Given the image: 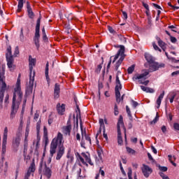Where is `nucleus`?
<instances>
[{
    "instance_id": "nucleus-61",
    "label": "nucleus",
    "mask_w": 179,
    "mask_h": 179,
    "mask_svg": "<svg viewBox=\"0 0 179 179\" xmlns=\"http://www.w3.org/2000/svg\"><path fill=\"white\" fill-rule=\"evenodd\" d=\"M173 128L175 131H179V124L178 123H174L173 124Z\"/></svg>"
},
{
    "instance_id": "nucleus-36",
    "label": "nucleus",
    "mask_w": 179,
    "mask_h": 179,
    "mask_svg": "<svg viewBox=\"0 0 179 179\" xmlns=\"http://www.w3.org/2000/svg\"><path fill=\"white\" fill-rule=\"evenodd\" d=\"M127 152H129L130 155H135L136 153V151L135 150L129 148V147H126Z\"/></svg>"
},
{
    "instance_id": "nucleus-37",
    "label": "nucleus",
    "mask_w": 179,
    "mask_h": 179,
    "mask_svg": "<svg viewBox=\"0 0 179 179\" xmlns=\"http://www.w3.org/2000/svg\"><path fill=\"white\" fill-rule=\"evenodd\" d=\"M118 38L122 41V43H126L127 41V38H125L124 36L122 34H117Z\"/></svg>"
},
{
    "instance_id": "nucleus-45",
    "label": "nucleus",
    "mask_w": 179,
    "mask_h": 179,
    "mask_svg": "<svg viewBox=\"0 0 179 179\" xmlns=\"http://www.w3.org/2000/svg\"><path fill=\"white\" fill-rule=\"evenodd\" d=\"M85 141H87L89 143V145H92V138H90V135H87L85 136Z\"/></svg>"
},
{
    "instance_id": "nucleus-7",
    "label": "nucleus",
    "mask_w": 179,
    "mask_h": 179,
    "mask_svg": "<svg viewBox=\"0 0 179 179\" xmlns=\"http://www.w3.org/2000/svg\"><path fill=\"white\" fill-rule=\"evenodd\" d=\"M22 136V132L20 131H17L15 137L13 140V150L15 153L19 150V146L20 145V137Z\"/></svg>"
},
{
    "instance_id": "nucleus-5",
    "label": "nucleus",
    "mask_w": 179,
    "mask_h": 179,
    "mask_svg": "<svg viewBox=\"0 0 179 179\" xmlns=\"http://www.w3.org/2000/svg\"><path fill=\"white\" fill-rule=\"evenodd\" d=\"M40 23H41V15L36 20L35 35L34 37V41L37 50L40 48Z\"/></svg>"
},
{
    "instance_id": "nucleus-49",
    "label": "nucleus",
    "mask_w": 179,
    "mask_h": 179,
    "mask_svg": "<svg viewBox=\"0 0 179 179\" xmlns=\"http://www.w3.org/2000/svg\"><path fill=\"white\" fill-rule=\"evenodd\" d=\"M119 112H118V106H117V104H115V107H114V115H118Z\"/></svg>"
},
{
    "instance_id": "nucleus-55",
    "label": "nucleus",
    "mask_w": 179,
    "mask_h": 179,
    "mask_svg": "<svg viewBox=\"0 0 179 179\" xmlns=\"http://www.w3.org/2000/svg\"><path fill=\"white\" fill-rule=\"evenodd\" d=\"M4 103L6 104H9V94H7L5 96Z\"/></svg>"
},
{
    "instance_id": "nucleus-25",
    "label": "nucleus",
    "mask_w": 179,
    "mask_h": 179,
    "mask_svg": "<svg viewBox=\"0 0 179 179\" xmlns=\"http://www.w3.org/2000/svg\"><path fill=\"white\" fill-rule=\"evenodd\" d=\"M66 157L68 159L67 162H66V167H68V166H69V164H72V163H73L74 158L71 155V152H69V151L67 152Z\"/></svg>"
},
{
    "instance_id": "nucleus-54",
    "label": "nucleus",
    "mask_w": 179,
    "mask_h": 179,
    "mask_svg": "<svg viewBox=\"0 0 179 179\" xmlns=\"http://www.w3.org/2000/svg\"><path fill=\"white\" fill-rule=\"evenodd\" d=\"M103 153V150H97V155H98V157H99V159L101 160H102L103 157H101V154Z\"/></svg>"
},
{
    "instance_id": "nucleus-58",
    "label": "nucleus",
    "mask_w": 179,
    "mask_h": 179,
    "mask_svg": "<svg viewBox=\"0 0 179 179\" xmlns=\"http://www.w3.org/2000/svg\"><path fill=\"white\" fill-rule=\"evenodd\" d=\"M82 156L85 159L86 162H87L88 160H90V157H89V156H87V155H86V153L85 152H82Z\"/></svg>"
},
{
    "instance_id": "nucleus-40",
    "label": "nucleus",
    "mask_w": 179,
    "mask_h": 179,
    "mask_svg": "<svg viewBox=\"0 0 179 179\" xmlns=\"http://www.w3.org/2000/svg\"><path fill=\"white\" fill-rule=\"evenodd\" d=\"M20 41H24V35L23 34V28H22L20 30Z\"/></svg>"
},
{
    "instance_id": "nucleus-14",
    "label": "nucleus",
    "mask_w": 179,
    "mask_h": 179,
    "mask_svg": "<svg viewBox=\"0 0 179 179\" xmlns=\"http://www.w3.org/2000/svg\"><path fill=\"white\" fill-rule=\"evenodd\" d=\"M29 76H31L32 73H33V66H36V62H37V61L36 60V59H34L33 57H31V55L29 56Z\"/></svg>"
},
{
    "instance_id": "nucleus-46",
    "label": "nucleus",
    "mask_w": 179,
    "mask_h": 179,
    "mask_svg": "<svg viewBox=\"0 0 179 179\" xmlns=\"http://www.w3.org/2000/svg\"><path fill=\"white\" fill-rule=\"evenodd\" d=\"M131 104L134 108H136L138 106H139V103L137 101H135L134 99H131Z\"/></svg>"
},
{
    "instance_id": "nucleus-15",
    "label": "nucleus",
    "mask_w": 179,
    "mask_h": 179,
    "mask_svg": "<svg viewBox=\"0 0 179 179\" xmlns=\"http://www.w3.org/2000/svg\"><path fill=\"white\" fill-rule=\"evenodd\" d=\"M27 12L29 19H34V12H33V8H31V5H30V1H27Z\"/></svg>"
},
{
    "instance_id": "nucleus-56",
    "label": "nucleus",
    "mask_w": 179,
    "mask_h": 179,
    "mask_svg": "<svg viewBox=\"0 0 179 179\" xmlns=\"http://www.w3.org/2000/svg\"><path fill=\"white\" fill-rule=\"evenodd\" d=\"M168 6H170L171 8H172V9H173V10H176V9H179V7L173 6L171 2L168 3Z\"/></svg>"
},
{
    "instance_id": "nucleus-12",
    "label": "nucleus",
    "mask_w": 179,
    "mask_h": 179,
    "mask_svg": "<svg viewBox=\"0 0 179 179\" xmlns=\"http://www.w3.org/2000/svg\"><path fill=\"white\" fill-rule=\"evenodd\" d=\"M8 141V127L4 128L3 135V143H2V152L5 153L6 152V142Z\"/></svg>"
},
{
    "instance_id": "nucleus-59",
    "label": "nucleus",
    "mask_w": 179,
    "mask_h": 179,
    "mask_svg": "<svg viewBox=\"0 0 179 179\" xmlns=\"http://www.w3.org/2000/svg\"><path fill=\"white\" fill-rule=\"evenodd\" d=\"M108 31L110 33H111L112 34H114V33H115V30H114V29H113V27L108 26Z\"/></svg>"
},
{
    "instance_id": "nucleus-24",
    "label": "nucleus",
    "mask_w": 179,
    "mask_h": 179,
    "mask_svg": "<svg viewBox=\"0 0 179 179\" xmlns=\"http://www.w3.org/2000/svg\"><path fill=\"white\" fill-rule=\"evenodd\" d=\"M1 82H5V67L0 66V85Z\"/></svg>"
},
{
    "instance_id": "nucleus-13",
    "label": "nucleus",
    "mask_w": 179,
    "mask_h": 179,
    "mask_svg": "<svg viewBox=\"0 0 179 179\" xmlns=\"http://www.w3.org/2000/svg\"><path fill=\"white\" fill-rule=\"evenodd\" d=\"M142 173L144 177L148 178H149V176L153 173V170H152V168L149 167V166L143 164L142 168Z\"/></svg>"
},
{
    "instance_id": "nucleus-30",
    "label": "nucleus",
    "mask_w": 179,
    "mask_h": 179,
    "mask_svg": "<svg viewBox=\"0 0 179 179\" xmlns=\"http://www.w3.org/2000/svg\"><path fill=\"white\" fill-rule=\"evenodd\" d=\"M80 125L81 136L83 138H84L85 136H87V133H86V129H85L83 130V125L82 124V120H80Z\"/></svg>"
},
{
    "instance_id": "nucleus-19",
    "label": "nucleus",
    "mask_w": 179,
    "mask_h": 179,
    "mask_svg": "<svg viewBox=\"0 0 179 179\" xmlns=\"http://www.w3.org/2000/svg\"><path fill=\"white\" fill-rule=\"evenodd\" d=\"M66 134L71 135V131L72 130V125L71 124V119L67 121V125L64 128Z\"/></svg>"
},
{
    "instance_id": "nucleus-6",
    "label": "nucleus",
    "mask_w": 179,
    "mask_h": 179,
    "mask_svg": "<svg viewBox=\"0 0 179 179\" xmlns=\"http://www.w3.org/2000/svg\"><path fill=\"white\" fill-rule=\"evenodd\" d=\"M123 127L124 131H127V129H125V127L124 126V117L122 115H120L119 120L117 124V143L118 145H122L123 141H122V136H121V126Z\"/></svg>"
},
{
    "instance_id": "nucleus-28",
    "label": "nucleus",
    "mask_w": 179,
    "mask_h": 179,
    "mask_svg": "<svg viewBox=\"0 0 179 179\" xmlns=\"http://www.w3.org/2000/svg\"><path fill=\"white\" fill-rule=\"evenodd\" d=\"M34 171H36V164L34 163V159H33V162L29 167V169L27 173H29V174L31 175V173H34Z\"/></svg>"
},
{
    "instance_id": "nucleus-20",
    "label": "nucleus",
    "mask_w": 179,
    "mask_h": 179,
    "mask_svg": "<svg viewBox=\"0 0 179 179\" xmlns=\"http://www.w3.org/2000/svg\"><path fill=\"white\" fill-rule=\"evenodd\" d=\"M43 139L45 140V146H47L48 145V131L45 126L43 127Z\"/></svg>"
},
{
    "instance_id": "nucleus-33",
    "label": "nucleus",
    "mask_w": 179,
    "mask_h": 179,
    "mask_svg": "<svg viewBox=\"0 0 179 179\" xmlns=\"http://www.w3.org/2000/svg\"><path fill=\"white\" fill-rule=\"evenodd\" d=\"M126 111L128 115V117H129V120L132 121V114L131 113V109L129 108V106H126Z\"/></svg>"
},
{
    "instance_id": "nucleus-43",
    "label": "nucleus",
    "mask_w": 179,
    "mask_h": 179,
    "mask_svg": "<svg viewBox=\"0 0 179 179\" xmlns=\"http://www.w3.org/2000/svg\"><path fill=\"white\" fill-rule=\"evenodd\" d=\"M127 175H128L129 179H132V169L131 168L128 169Z\"/></svg>"
},
{
    "instance_id": "nucleus-4",
    "label": "nucleus",
    "mask_w": 179,
    "mask_h": 179,
    "mask_svg": "<svg viewBox=\"0 0 179 179\" xmlns=\"http://www.w3.org/2000/svg\"><path fill=\"white\" fill-rule=\"evenodd\" d=\"M148 75H149V71H145L141 74L136 73L133 76L132 80H134V82L138 80L139 85H144V86H148L150 82L149 80H146V77Z\"/></svg>"
},
{
    "instance_id": "nucleus-57",
    "label": "nucleus",
    "mask_w": 179,
    "mask_h": 179,
    "mask_svg": "<svg viewBox=\"0 0 179 179\" xmlns=\"http://www.w3.org/2000/svg\"><path fill=\"white\" fill-rule=\"evenodd\" d=\"M159 169L161 171H167L168 168H167V166H159Z\"/></svg>"
},
{
    "instance_id": "nucleus-22",
    "label": "nucleus",
    "mask_w": 179,
    "mask_h": 179,
    "mask_svg": "<svg viewBox=\"0 0 179 179\" xmlns=\"http://www.w3.org/2000/svg\"><path fill=\"white\" fill-rule=\"evenodd\" d=\"M145 58L147 61V62H148V64H153V62H155V58L153 57V56H152V55L149 54V53H145Z\"/></svg>"
},
{
    "instance_id": "nucleus-38",
    "label": "nucleus",
    "mask_w": 179,
    "mask_h": 179,
    "mask_svg": "<svg viewBox=\"0 0 179 179\" xmlns=\"http://www.w3.org/2000/svg\"><path fill=\"white\" fill-rule=\"evenodd\" d=\"M41 125V121H39V122H38L36 123V132H37V135H38L40 134Z\"/></svg>"
},
{
    "instance_id": "nucleus-2",
    "label": "nucleus",
    "mask_w": 179,
    "mask_h": 179,
    "mask_svg": "<svg viewBox=\"0 0 179 179\" xmlns=\"http://www.w3.org/2000/svg\"><path fill=\"white\" fill-rule=\"evenodd\" d=\"M62 139H64V136L62 135V134H61V132H59L57 137L52 139L50 144V152L51 157L54 156V154L57 150V148H58L56 160H61V158L64 156L65 153V147H64V145H62Z\"/></svg>"
},
{
    "instance_id": "nucleus-60",
    "label": "nucleus",
    "mask_w": 179,
    "mask_h": 179,
    "mask_svg": "<svg viewBox=\"0 0 179 179\" xmlns=\"http://www.w3.org/2000/svg\"><path fill=\"white\" fill-rule=\"evenodd\" d=\"M152 6H154V8H156V9H160L161 10H163V8H162V7L160 6H159L158 4L152 3Z\"/></svg>"
},
{
    "instance_id": "nucleus-42",
    "label": "nucleus",
    "mask_w": 179,
    "mask_h": 179,
    "mask_svg": "<svg viewBox=\"0 0 179 179\" xmlns=\"http://www.w3.org/2000/svg\"><path fill=\"white\" fill-rule=\"evenodd\" d=\"M158 45L159 47H161V48H162V50L164 48V47H166V43L163 42L162 40L158 42Z\"/></svg>"
},
{
    "instance_id": "nucleus-51",
    "label": "nucleus",
    "mask_w": 179,
    "mask_h": 179,
    "mask_svg": "<svg viewBox=\"0 0 179 179\" xmlns=\"http://www.w3.org/2000/svg\"><path fill=\"white\" fill-rule=\"evenodd\" d=\"M122 13L123 19H124V20H127V19H128V13H127V12L124 10H122Z\"/></svg>"
},
{
    "instance_id": "nucleus-16",
    "label": "nucleus",
    "mask_w": 179,
    "mask_h": 179,
    "mask_svg": "<svg viewBox=\"0 0 179 179\" xmlns=\"http://www.w3.org/2000/svg\"><path fill=\"white\" fill-rule=\"evenodd\" d=\"M61 92V88L59 87V85L58 83H56L55 85V89H54V99H59V93Z\"/></svg>"
},
{
    "instance_id": "nucleus-21",
    "label": "nucleus",
    "mask_w": 179,
    "mask_h": 179,
    "mask_svg": "<svg viewBox=\"0 0 179 179\" xmlns=\"http://www.w3.org/2000/svg\"><path fill=\"white\" fill-rule=\"evenodd\" d=\"M116 85L115 87V90H122V85H121V81L120 80V77H118V75L116 76V81H115Z\"/></svg>"
},
{
    "instance_id": "nucleus-18",
    "label": "nucleus",
    "mask_w": 179,
    "mask_h": 179,
    "mask_svg": "<svg viewBox=\"0 0 179 179\" xmlns=\"http://www.w3.org/2000/svg\"><path fill=\"white\" fill-rule=\"evenodd\" d=\"M57 110L59 115H64V113H65V104L62 103L61 106L60 103H58L57 106Z\"/></svg>"
},
{
    "instance_id": "nucleus-9",
    "label": "nucleus",
    "mask_w": 179,
    "mask_h": 179,
    "mask_svg": "<svg viewBox=\"0 0 179 179\" xmlns=\"http://www.w3.org/2000/svg\"><path fill=\"white\" fill-rule=\"evenodd\" d=\"M36 76V71H33V75L29 76V86L26 89L25 96H28L29 95L33 93V87L34 86V77Z\"/></svg>"
},
{
    "instance_id": "nucleus-44",
    "label": "nucleus",
    "mask_w": 179,
    "mask_h": 179,
    "mask_svg": "<svg viewBox=\"0 0 179 179\" xmlns=\"http://www.w3.org/2000/svg\"><path fill=\"white\" fill-rule=\"evenodd\" d=\"M168 29H171V31H174L175 33H177V31H176L177 27H176L174 25L169 26Z\"/></svg>"
},
{
    "instance_id": "nucleus-17",
    "label": "nucleus",
    "mask_w": 179,
    "mask_h": 179,
    "mask_svg": "<svg viewBox=\"0 0 179 179\" xmlns=\"http://www.w3.org/2000/svg\"><path fill=\"white\" fill-rule=\"evenodd\" d=\"M99 124H101V128H103V136L106 141H108V136L106 134V126L104 125V120L99 119Z\"/></svg>"
},
{
    "instance_id": "nucleus-63",
    "label": "nucleus",
    "mask_w": 179,
    "mask_h": 179,
    "mask_svg": "<svg viewBox=\"0 0 179 179\" xmlns=\"http://www.w3.org/2000/svg\"><path fill=\"white\" fill-rule=\"evenodd\" d=\"M38 117H40V115L38 114V113H35L34 115V121H37V120H38Z\"/></svg>"
},
{
    "instance_id": "nucleus-52",
    "label": "nucleus",
    "mask_w": 179,
    "mask_h": 179,
    "mask_svg": "<svg viewBox=\"0 0 179 179\" xmlns=\"http://www.w3.org/2000/svg\"><path fill=\"white\" fill-rule=\"evenodd\" d=\"M26 103H27V95H24V99L22 103L23 108H26Z\"/></svg>"
},
{
    "instance_id": "nucleus-64",
    "label": "nucleus",
    "mask_w": 179,
    "mask_h": 179,
    "mask_svg": "<svg viewBox=\"0 0 179 179\" xmlns=\"http://www.w3.org/2000/svg\"><path fill=\"white\" fill-rule=\"evenodd\" d=\"M179 75V70L178 71H173L172 73H171V76H177Z\"/></svg>"
},
{
    "instance_id": "nucleus-26",
    "label": "nucleus",
    "mask_w": 179,
    "mask_h": 179,
    "mask_svg": "<svg viewBox=\"0 0 179 179\" xmlns=\"http://www.w3.org/2000/svg\"><path fill=\"white\" fill-rule=\"evenodd\" d=\"M163 97H164V91L162 92V94L159 96L157 99L156 103L157 105V108H160V106L162 104V100H163Z\"/></svg>"
},
{
    "instance_id": "nucleus-32",
    "label": "nucleus",
    "mask_w": 179,
    "mask_h": 179,
    "mask_svg": "<svg viewBox=\"0 0 179 179\" xmlns=\"http://www.w3.org/2000/svg\"><path fill=\"white\" fill-rule=\"evenodd\" d=\"M134 71H135V64H132L131 66H129L127 69V73H129V75H131V73H133Z\"/></svg>"
},
{
    "instance_id": "nucleus-10",
    "label": "nucleus",
    "mask_w": 179,
    "mask_h": 179,
    "mask_svg": "<svg viewBox=\"0 0 179 179\" xmlns=\"http://www.w3.org/2000/svg\"><path fill=\"white\" fill-rule=\"evenodd\" d=\"M1 83V87L0 90V108H3V106L2 104L3 103V97L5 96V92L6 90V83H5V81H3Z\"/></svg>"
},
{
    "instance_id": "nucleus-48",
    "label": "nucleus",
    "mask_w": 179,
    "mask_h": 179,
    "mask_svg": "<svg viewBox=\"0 0 179 179\" xmlns=\"http://www.w3.org/2000/svg\"><path fill=\"white\" fill-rule=\"evenodd\" d=\"M102 68H103V66H101V64H99L97 66L96 69L95 70V72H96V73H100Z\"/></svg>"
},
{
    "instance_id": "nucleus-11",
    "label": "nucleus",
    "mask_w": 179,
    "mask_h": 179,
    "mask_svg": "<svg viewBox=\"0 0 179 179\" xmlns=\"http://www.w3.org/2000/svg\"><path fill=\"white\" fill-rule=\"evenodd\" d=\"M165 64L164 63H160L154 62L152 64H150V72H155L158 71L159 68H164Z\"/></svg>"
},
{
    "instance_id": "nucleus-39",
    "label": "nucleus",
    "mask_w": 179,
    "mask_h": 179,
    "mask_svg": "<svg viewBox=\"0 0 179 179\" xmlns=\"http://www.w3.org/2000/svg\"><path fill=\"white\" fill-rule=\"evenodd\" d=\"M152 47L155 51H159V52H162V49H160L155 43H152Z\"/></svg>"
},
{
    "instance_id": "nucleus-29",
    "label": "nucleus",
    "mask_w": 179,
    "mask_h": 179,
    "mask_svg": "<svg viewBox=\"0 0 179 179\" xmlns=\"http://www.w3.org/2000/svg\"><path fill=\"white\" fill-rule=\"evenodd\" d=\"M49 64L47 62L46 66H45V75L46 78V80L48 82V84L50 85V76L48 75V71H49Z\"/></svg>"
},
{
    "instance_id": "nucleus-62",
    "label": "nucleus",
    "mask_w": 179,
    "mask_h": 179,
    "mask_svg": "<svg viewBox=\"0 0 179 179\" xmlns=\"http://www.w3.org/2000/svg\"><path fill=\"white\" fill-rule=\"evenodd\" d=\"M48 125H51V124L54 122V119H52V117L50 116L48 118Z\"/></svg>"
},
{
    "instance_id": "nucleus-8",
    "label": "nucleus",
    "mask_w": 179,
    "mask_h": 179,
    "mask_svg": "<svg viewBox=\"0 0 179 179\" xmlns=\"http://www.w3.org/2000/svg\"><path fill=\"white\" fill-rule=\"evenodd\" d=\"M6 58L8 68H13V55H12V48L8 46L6 50Z\"/></svg>"
},
{
    "instance_id": "nucleus-3",
    "label": "nucleus",
    "mask_w": 179,
    "mask_h": 179,
    "mask_svg": "<svg viewBox=\"0 0 179 179\" xmlns=\"http://www.w3.org/2000/svg\"><path fill=\"white\" fill-rule=\"evenodd\" d=\"M115 48H120V50L117 51V53L115 55L112 62L113 64H114V62H115V61H117L118 58H120H120L115 64V70L118 71V68L121 66V64H122V62L124 61V59H125V46L120 45L118 46L115 45Z\"/></svg>"
},
{
    "instance_id": "nucleus-41",
    "label": "nucleus",
    "mask_w": 179,
    "mask_h": 179,
    "mask_svg": "<svg viewBox=\"0 0 179 179\" xmlns=\"http://www.w3.org/2000/svg\"><path fill=\"white\" fill-rule=\"evenodd\" d=\"M80 146L81 148H83V149H86V143L85 142V138H81Z\"/></svg>"
},
{
    "instance_id": "nucleus-47",
    "label": "nucleus",
    "mask_w": 179,
    "mask_h": 179,
    "mask_svg": "<svg viewBox=\"0 0 179 179\" xmlns=\"http://www.w3.org/2000/svg\"><path fill=\"white\" fill-rule=\"evenodd\" d=\"M26 150H27V149L24 148V160H30V155H26Z\"/></svg>"
},
{
    "instance_id": "nucleus-27",
    "label": "nucleus",
    "mask_w": 179,
    "mask_h": 179,
    "mask_svg": "<svg viewBox=\"0 0 179 179\" xmlns=\"http://www.w3.org/2000/svg\"><path fill=\"white\" fill-rule=\"evenodd\" d=\"M140 87L141 90H143V92H145V93H155V90L152 88L145 87L143 85H141Z\"/></svg>"
},
{
    "instance_id": "nucleus-35",
    "label": "nucleus",
    "mask_w": 179,
    "mask_h": 179,
    "mask_svg": "<svg viewBox=\"0 0 179 179\" xmlns=\"http://www.w3.org/2000/svg\"><path fill=\"white\" fill-rule=\"evenodd\" d=\"M157 121H159V113H157L156 117H155V119L152 121H151L150 122V125H153V124H156V122H157Z\"/></svg>"
},
{
    "instance_id": "nucleus-23",
    "label": "nucleus",
    "mask_w": 179,
    "mask_h": 179,
    "mask_svg": "<svg viewBox=\"0 0 179 179\" xmlns=\"http://www.w3.org/2000/svg\"><path fill=\"white\" fill-rule=\"evenodd\" d=\"M52 173V171H51V169L47 166V164H45L44 174L47 177V178H48V179L51 178Z\"/></svg>"
},
{
    "instance_id": "nucleus-50",
    "label": "nucleus",
    "mask_w": 179,
    "mask_h": 179,
    "mask_svg": "<svg viewBox=\"0 0 179 179\" xmlns=\"http://www.w3.org/2000/svg\"><path fill=\"white\" fill-rule=\"evenodd\" d=\"M170 37V40H171V42L173 43V44H176V43H177V38L171 35Z\"/></svg>"
},
{
    "instance_id": "nucleus-34",
    "label": "nucleus",
    "mask_w": 179,
    "mask_h": 179,
    "mask_svg": "<svg viewBox=\"0 0 179 179\" xmlns=\"http://www.w3.org/2000/svg\"><path fill=\"white\" fill-rule=\"evenodd\" d=\"M103 83L99 81L98 82V89H99L98 94H99V100H100V94H101L100 92V90H101V89H103Z\"/></svg>"
},
{
    "instance_id": "nucleus-31",
    "label": "nucleus",
    "mask_w": 179,
    "mask_h": 179,
    "mask_svg": "<svg viewBox=\"0 0 179 179\" xmlns=\"http://www.w3.org/2000/svg\"><path fill=\"white\" fill-rule=\"evenodd\" d=\"M115 93L117 103H121V101H122L121 99V92H120V90H115Z\"/></svg>"
},
{
    "instance_id": "nucleus-1",
    "label": "nucleus",
    "mask_w": 179,
    "mask_h": 179,
    "mask_svg": "<svg viewBox=\"0 0 179 179\" xmlns=\"http://www.w3.org/2000/svg\"><path fill=\"white\" fill-rule=\"evenodd\" d=\"M22 99H23V92H22V87H20V79L18 78L16 83V87L14 88L11 111L10 115V120H13V118L16 117V113L19 110L20 103H22Z\"/></svg>"
},
{
    "instance_id": "nucleus-53",
    "label": "nucleus",
    "mask_w": 179,
    "mask_h": 179,
    "mask_svg": "<svg viewBox=\"0 0 179 179\" xmlns=\"http://www.w3.org/2000/svg\"><path fill=\"white\" fill-rule=\"evenodd\" d=\"M19 55V46H17L15 48V52H14V57H17Z\"/></svg>"
}]
</instances>
